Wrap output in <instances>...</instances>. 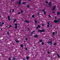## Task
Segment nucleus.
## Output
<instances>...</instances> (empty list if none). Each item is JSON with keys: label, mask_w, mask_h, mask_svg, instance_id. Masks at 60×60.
Returning <instances> with one entry per match:
<instances>
[{"label": "nucleus", "mask_w": 60, "mask_h": 60, "mask_svg": "<svg viewBox=\"0 0 60 60\" xmlns=\"http://www.w3.org/2000/svg\"><path fill=\"white\" fill-rule=\"evenodd\" d=\"M15 29H17V26H15Z\"/></svg>", "instance_id": "nucleus-23"}, {"label": "nucleus", "mask_w": 60, "mask_h": 60, "mask_svg": "<svg viewBox=\"0 0 60 60\" xmlns=\"http://www.w3.org/2000/svg\"><path fill=\"white\" fill-rule=\"evenodd\" d=\"M0 24H1V22H0Z\"/></svg>", "instance_id": "nucleus-58"}, {"label": "nucleus", "mask_w": 60, "mask_h": 60, "mask_svg": "<svg viewBox=\"0 0 60 60\" xmlns=\"http://www.w3.org/2000/svg\"><path fill=\"white\" fill-rule=\"evenodd\" d=\"M26 41H27V38H26Z\"/></svg>", "instance_id": "nucleus-40"}, {"label": "nucleus", "mask_w": 60, "mask_h": 60, "mask_svg": "<svg viewBox=\"0 0 60 60\" xmlns=\"http://www.w3.org/2000/svg\"><path fill=\"white\" fill-rule=\"evenodd\" d=\"M21 13H22L23 12V11H21Z\"/></svg>", "instance_id": "nucleus-39"}, {"label": "nucleus", "mask_w": 60, "mask_h": 60, "mask_svg": "<svg viewBox=\"0 0 60 60\" xmlns=\"http://www.w3.org/2000/svg\"><path fill=\"white\" fill-rule=\"evenodd\" d=\"M42 11H45V10H44V9H43V10H42Z\"/></svg>", "instance_id": "nucleus-24"}, {"label": "nucleus", "mask_w": 60, "mask_h": 60, "mask_svg": "<svg viewBox=\"0 0 60 60\" xmlns=\"http://www.w3.org/2000/svg\"><path fill=\"white\" fill-rule=\"evenodd\" d=\"M60 13L59 12H57V15H59V14H60Z\"/></svg>", "instance_id": "nucleus-21"}, {"label": "nucleus", "mask_w": 60, "mask_h": 60, "mask_svg": "<svg viewBox=\"0 0 60 60\" xmlns=\"http://www.w3.org/2000/svg\"><path fill=\"white\" fill-rule=\"evenodd\" d=\"M1 16H0V18H1Z\"/></svg>", "instance_id": "nucleus-55"}, {"label": "nucleus", "mask_w": 60, "mask_h": 60, "mask_svg": "<svg viewBox=\"0 0 60 60\" xmlns=\"http://www.w3.org/2000/svg\"><path fill=\"white\" fill-rule=\"evenodd\" d=\"M27 7H28V8H29V5H27Z\"/></svg>", "instance_id": "nucleus-32"}, {"label": "nucleus", "mask_w": 60, "mask_h": 60, "mask_svg": "<svg viewBox=\"0 0 60 60\" xmlns=\"http://www.w3.org/2000/svg\"><path fill=\"white\" fill-rule=\"evenodd\" d=\"M9 60H11V59L10 58H9Z\"/></svg>", "instance_id": "nucleus-42"}, {"label": "nucleus", "mask_w": 60, "mask_h": 60, "mask_svg": "<svg viewBox=\"0 0 60 60\" xmlns=\"http://www.w3.org/2000/svg\"><path fill=\"white\" fill-rule=\"evenodd\" d=\"M52 34V35H54V34H55V32H53Z\"/></svg>", "instance_id": "nucleus-16"}, {"label": "nucleus", "mask_w": 60, "mask_h": 60, "mask_svg": "<svg viewBox=\"0 0 60 60\" xmlns=\"http://www.w3.org/2000/svg\"><path fill=\"white\" fill-rule=\"evenodd\" d=\"M48 44L49 45H50V44H52V42L51 41L49 42H48Z\"/></svg>", "instance_id": "nucleus-4"}, {"label": "nucleus", "mask_w": 60, "mask_h": 60, "mask_svg": "<svg viewBox=\"0 0 60 60\" xmlns=\"http://www.w3.org/2000/svg\"><path fill=\"white\" fill-rule=\"evenodd\" d=\"M47 53H48V54H49V53H50V52H49L48 51L47 52Z\"/></svg>", "instance_id": "nucleus-29"}, {"label": "nucleus", "mask_w": 60, "mask_h": 60, "mask_svg": "<svg viewBox=\"0 0 60 60\" xmlns=\"http://www.w3.org/2000/svg\"><path fill=\"white\" fill-rule=\"evenodd\" d=\"M56 6H54L53 7V10H55V9H56Z\"/></svg>", "instance_id": "nucleus-6"}, {"label": "nucleus", "mask_w": 60, "mask_h": 60, "mask_svg": "<svg viewBox=\"0 0 60 60\" xmlns=\"http://www.w3.org/2000/svg\"><path fill=\"white\" fill-rule=\"evenodd\" d=\"M25 22L26 23H29V22L28 20L25 21Z\"/></svg>", "instance_id": "nucleus-5"}, {"label": "nucleus", "mask_w": 60, "mask_h": 60, "mask_svg": "<svg viewBox=\"0 0 60 60\" xmlns=\"http://www.w3.org/2000/svg\"><path fill=\"white\" fill-rule=\"evenodd\" d=\"M14 10H13L12 11V12H14Z\"/></svg>", "instance_id": "nucleus-25"}, {"label": "nucleus", "mask_w": 60, "mask_h": 60, "mask_svg": "<svg viewBox=\"0 0 60 60\" xmlns=\"http://www.w3.org/2000/svg\"><path fill=\"white\" fill-rule=\"evenodd\" d=\"M15 41L16 43L19 42V41H17L16 40H15Z\"/></svg>", "instance_id": "nucleus-18"}, {"label": "nucleus", "mask_w": 60, "mask_h": 60, "mask_svg": "<svg viewBox=\"0 0 60 60\" xmlns=\"http://www.w3.org/2000/svg\"><path fill=\"white\" fill-rule=\"evenodd\" d=\"M34 31L33 32V33H34Z\"/></svg>", "instance_id": "nucleus-54"}, {"label": "nucleus", "mask_w": 60, "mask_h": 60, "mask_svg": "<svg viewBox=\"0 0 60 60\" xmlns=\"http://www.w3.org/2000/svg\"><path fill=\"white\" fill-rule=\"evenodd\" d=\"M44 14H46V12H44Z\"/></svg>", "instance_id": "nucleus-30"}, {"label": "nucleus", "mask_w": 60, "mask_h": 60, "mask_svg": "<svg viewBox=\"0 0 60 60\" xmlns=\"http://www.w3.org/2000/svg\"><path fill=\"white\" fill-rule=\"evenodd\" d=\"M13 1V0H11V1Z\"/></svg>", "instance_id": "nucleus-57"}, {"label": "nucleus", "mask_w": 60, "mask_h": 60, "mask_svg": "<svg viewBox=\"0 0 60 60\" xmlns=\"http://www.w3.org/2000/svg\"><path fill=\"white\" fill-rule=\"evenodd\" d=\"M38 15H39V13H38Z\"/></svg>", "instance_id": "nucleus-49"}, {"label": "nucleus", "mask_w": 60, "mask_h": 60, "mask_svg": "<svg viewBox=\"0 0 60 60\" xmlns=\"http://www.w3.org/2000/svg\"><path fill=\"white\" fill-rule=\"evenodd\" d=\"M57 33V32H56V34Z\"/></svg>", "instance_id": "nucleus-52"}, {"label": "nucleus", "mask_w": 60, "mask_h": 60, "mask_svg": "<svg viewBox=\"0 0 60 60\" xmlns=\"http://www.w3.org/2000/svg\"><path fill=\"white\" fill-rule=\"evenodd\" d=\"M26 59L27 60H28L29 59V57L28 56L26 57Z\"/></svg>", "instance_id": "nucleus-8"}, {"label": "nucleus", "mask_w": 60, "mask_h": 60, "mask_svg": "<svg viewBox=\"0 0 60 60\" xmlns=\"http://www.w3.org/2000/svg\"><path fill=\"white\" fill-rule=\"evenodd\" d=\"M11 27V26H9V27Z\"/></svg>", "instance_id": "nucleus-47"}, {"label": "nucleus", "mask_w": 60, "mask_h": 60, "mask_svg": "<svg viewBox=\"0 0 60 60\" xmlns=\"http://www.w3.org/2000/svg\"><path fill=\"white\" fill-rule=\"evenodd\" d=\"M49 17H50H50H51L50 16V15H49Z\"/></svg>", "instance_id": "nucleus-45"}, {"label": "nucleus", "mask_w": 60, "mask_h": 60, "mask_svg": "<svg viewBox=\"0 0 60 60\" xmlns=\"http://www.w3.org/2000/svg\"><path fill=\"white\" fill-rule=\"evenodd\" d=\"M21 47H23V45H21Z\"/></svg>", "instance_id": "nucleus-17"}, {"label": "nucleus", "mask_w": 60, "mask_h": 60, "mask_svg": "<svg viewBox=\"0 0 60 60\" xmlns=\"http://www.w3.org/2000/svg\"><path fill=\"white\" fill-rule=\"evenodd\" d=\"M31 35H32V34H31Z\"/></svg>", "instance_id": "nucleus-59"}, {"label": "nucleus", "mask_w": 60, "mask_h": 60, "mask_svg": "<svg viewBox=\"0 0 60 60\" xmlns=\"http://www.w3.org/2000/svg\"><path fill=\"white\" fill-rule=\"evenodd\" d=\"M57 56L58 57H60V56H59V55H58V54L57 53Z\"/></svg>", "instance_id": "nucleus-15"}, {"label": "nucleus", "mask_w": 60, "mask_h": 60, "mask_svg": "<svg viewBox=\"0 0 60 60\" xmlns=\"http://www.w3.org/2000/svg\"><path fill=\"white\" fill-rule=\"evenodd\" d=\"M15 26H18V24H17L16 23H15Z\"/></svg>", "instance_id": "nucleus-14"}, {"label": "nucleus", "mask_w": 60, "mask_h": 60, "mask_svg": "<svg viewBox=\"0 0 60 60\" xmlns=\"http://www.w3.org/2000/svg\"><path fill=\"white\" fill-rule=\"evenodd\" d=\"M47 24H48V25H47V27H49V24H50V23H49V22H47Z\"/></svg>", "instance_id": "nucleus-3"}, {"label": "nucleus", "mask_w": 60, "mask_h": 60, "mask_svg": "<svg viewBox=\"0 0 60 60\" xmlns=\"http://www.w3.org/2000/svg\"><path fill=\"white\" fill-rule=\"evenodd\" d=\"M4 22H3L2 23V25H4Z\"/></svg>", "instance_id": "nucleus-27"}, {"label": "nucleus", "mask_w": 60, "mask_h": 60, "mask_svg": "<svg viewBox=\"0 0 60 60\" xmlns=\"http://www.w3.org/2000/svg\"><path fill=\"white\" fill-rule=\"evenodd\" d=\"M34 21L36 24H37V22L36 20H35Z\"/></svg>", "instance_id": "nucleus-10"}, {"label": "nucleus", "mask_w": 60, "mask_h": 60, "mask_svg": "<svg viewBox=\"0 0 60 60\" xmlns=\"http://www.w3.org/2000/svg\"><path fill=\"white\" fill-rule=\"evenodd\" d=\"M10 17L9 16H8V19L9 20H10Z\"/></svg>", "instance_id": "nucleus-11"}, {"label": "nucleus", "mask_w": 60, "mask_h": 60, "mask_svg": "<svg viewBox=\"0 0 60 60\" xmlns=\"http://www.w3.org/2000/svg\"><path fill=\"white\" fill-rule=\"evenodd\" d=\"M42 26H44V24H42Z\"/></svg>", "instance_id": "nucleus-46"}, {"label": "nucleus", "mask_w": 60, "mask_h": 60, "mask_svg": "<svg viewBox=\"0 0 60 60\" xmlns=\"http://www.w3.org/2000/svg\"><path fill=\"white\" fill-rule=\"evenodd\" d=\"M60 20V19H59L58 20H54V23H57V22H58Z\"/></svg>", "instance_id": "nucleus-2"}, {"label": "nucleus", "mask_w": 60, "mask_h": 60, "mask_svg": "<svg viewBox=\"0 0 60 60\" xmlns=\"http://www.w3.org/2000/svg\"><path fill=\"white\" fill-rule=\"evenodd\" d=\"M50 27H51V26H52V25H50Z\"/></svg>", "instance_id": "nucleus-38"}, {"label": "nucleus", "mask_w": 60, "mask_h": 60, "mask_svg": "<svg viewBox=\"0 0 60 60\" xmlns=\"http://www.w3.org/2000/svg\"><path fill=\"white\" fill-rule=\"evenodd\" d=\"M40 42H42V40H41L40 41Z\"/></svg>", "instance_id": "nucleus-19"}, {"label": "nucleus", "mask_w": 60, "mask_h": 60, "mask_svg": "<svg viewBox=\"0 0 60 60\" xmlns=\"http://www.w3.org/2000/svg\"><path fill=\"white\" fill-rule=\"evenodd\" d=\"M23 4H26V2H24L22 3Z\"/></svg>", "instance_id": "nucleus-20"}, {"label": "nucleus", "mask_w": 60, "mask_h": 60, "mask_svg": "<svg viewBox=\"0 0 60 60\" xmlns=\"http://www.w3.org/2000/svg\"><path fill=\"white\" fill-rule=\"evenodd\" d=\"M54 45H56V43H54Z\"/></svg>", "instance_id": "nucleus-36"}, {"label": "nucleus", "mask_w": 60, "mask_h": 60, "mask_svg": "<svg viewBox=\"0 0 60 60\" xmlns=\"http://www.w3.org/2000/svg\"><path fill=\"white\" fill-rule=\"evenodd\" d=\"M23 60H26V59H25V58H24L23 59Z\"/></svg>", "instance_id": "nucleus-43"}, {"label": "nucleus", "mask_w": 60, "mask_h": 60, "mask_svg": "<svg viewBox=\"0 0 60 60\" xmlns=\"http://www.w3.org/2000/svg\"><path fill=\"white\" fill-rule=\"evenodd\" d=\"M20 13L19 12H18V14H20Z\"/></svg>", "instance_id": "nucleus-37"}, {"label": "nucleus", "mask_w": 60, "mask_h": 60, "mask_svg": "<svg viewBox=\"0 0 60 60\" xmlns=\"http://www.w3.org/2000/svg\"><path fill=\"white\" fill-rule=\"evenodd\" d=\"M0 25L1 26H2V25L1 24H0Z\"/></svg>", "instance_id": "nucleus-50"}, {"label": "nucleus", "mask_w": 60, "mask_h": 60, "mask_svg": "<svg viewBox=\"0 0 60 60\" xmlns=\"http://www.w3.org/2000/svg\"><path fill=\"white\" fill-rule=\"evenodd\" d=\"M1 40L0 39V41Z\"/></svg>", "instance_id": "nucleus-60"}, {"label": "nucleus", "mask_w": 60, "mask_h": 60, "mask_svg": "<svg viewBox=\"0 0 60 60\" xmlns=\"http://www.w3.org/2000/svg\"><path fill=\"white\" fill-rule=\"evenodd\" d=\"M13 59L14 60H15V58H13Z\"/></svg>", "instance_id": "nucleus-33"}, {"label": "nucleus", "mask_w": 60, "mask_h": 60, "mask_svg": "<svg viewBox=\"0 0 60 60\" xmlns=\"http://www.w3.org/2000/svg\"><path fill=\"white\" fill-rule=\"evenodd\" d=\"M37 36H37V35H34V37H37Z\"/></svg>", "instance_id": "nucleus-12"}, {"label": "nucleus", "mask_w": 60, "mask_h": 60, "mask_svg": "<svg viewBox=\"0 0 60 60\" xmlns=\"http://www.w3.org/2000/svg\"><path fill=\"white\" fill-rule=\"evenodd\" d=\"M45 3H46L47 4H48V1H46L45 2Z\"/></svg>", "instance_id": "nucleus-31"}, {"label": "nucleus", "mask_w": 60, "mask_h": 60, "mask_svg": "<svg viewBox=\"0 0 60 60\" xmlns=\"http://www.w3.org/2000/svg\"><path fill=\"white\" fill-rule=\"evenodd\" d=\"M56 18H57L56 16H55V19H56Z\"/></svg>", "instance_id": "nucleus-35"}, {"label": "nucleus", "mask_w": 60, "mask_h": 60, "mask_svg": "<svg viewBox=\"0 0 60 60\" xmlns=\"http://www.w3.org/2000/svg\"><path fill=\"white\" fill-rule=\"evenodd\" d=\"M17 20V19H15V20H14V23H15V22H16V21Z\"/></svg>", "instance_id": "nucleus-13"}, {"label": "nucleus", "mask_w": 60, "mask_h": 60, "mask_svg": "<svg viewBox=\"0 0 60 60\" xmlns=\"http://www.w3.org/2000/svg\"><path fill=\"white\" fill-rule=\"evenodd\" d=\"M32 17H34V15H32Z\"/></svg>", "instance_id": "nucleus-26"}, {"label": "nucleus", "mask_w": 60, "mask_h": 60, "mask_svg": "<svg viewBox=\"0 0 60 60\" xmlns=\"http://www.w3.org/2000/svg\"><path fill=\"white\" fill-rule=\"evenodd\" d=\"M36 28H37V29H38V27H36Z\"/></svg>", "instance_id": "nucleus-48"}, {"label": "nucleus", "mask_w": 60, "mask_h": 60, "mask_svg": "<svg viewBox=\"0 0 60 60\" xmlns=\"http://www.w3.org/2000/svg\"><path fill=\"white\" fill-rule=\"evenodd\" d=\"M21 1L20 0L19 1V4H21Z\"/></svg>", "instance_id": "nucleus-9"}, {"label": "nucleus", "mask_w": 60, "mask_h": 60, "mask_svg": "<svg viewBox=\"0 0 60 60\" xmlns=\"http://www.w3.org/2000/svg\"><path fill=\"white\" fill-rule=\"evenodd\" d=\"M44 44V43H43V42H42L41 43L42 45H43V44Z\"/></svg>", "instance_id": "nucleus-22"}, {"label": "nucleus", "mask_w": 60, "mask_h": 60, "mask_svg": "<svg viewBox=\"0 0 60 60\" xmlns=\"http://www.w3.org/2000/svg\"><path fill=\"white\" fill-rule=\"evenodd\" d=\"M45 31V30H44V29H43L42 30H38V32H40V33H42V32H44Z\"/></svg>", "instance_id": "nucleus-1"}, {"label": "nucleus", "mask_w": 60, "mask_h": 60, "mask_svg": "<svg viewBox=\"0 0 60 60\" xmlns=\"http://www.w3.org/2000/svg\"><path fill=\"white\" fill-rule=\"evenodd\" d=\"M7 38H8V36H7L6 37Z\"/></svg>", "instance_id": "nucleus-53"}, {"label": "nucleus", "mask_w": 60, "mask_h": 60, "mask_svg": "<svg viewBox=\"0 0 60 60\" xmlns=\"http://www.w3.org/2000/svg\"><path fill=\"white\" fill-rule=\"evenodd\" d=\"M11 10H10V12H11Z\"/></svg>", "instance_id": "nucleus-56"}, {"label": "nucleus", "mask_w": 60, "mask_h": 60, "mask_svg": "<svg viewBox=\"0 0 60 60\" xmlns=\"http://www.w3.org/2000/svg\"><path fill=\"white\" fill-rule=\"evenodd\" d=\"M9 32H7V34H9Z\"/></svg>", "instance_id": "nucleus-34"}, {"label": "nucleus", "mask_w": 60, "mask_h": 60, "mask_svg": "<svg viewBox=\"0 0 60 60\" xmlns=\"http://www.w3.org/2000/svg\"><path fill=\"white\" fill-rule=\"evenodd\" d=\"M40 26L39 25L38 26V27H39V28H40Z\"/></svg>", "instance_id": "nucleus-28"}, {"label": "nucleus", "mask_w": 60, "mask_h": 60, "mask_svg": "<svg viewBox=\"0 0 60 60\" xmlns=\"http://www.w3.org/2000/svg\"><path fill=\"white\" fill-rule=\"evenodd\" d=\"M49 5L50 6H51V2L49 3Z\"/></svg>", "instance_id": "nucleus-7"}, {"label": "nucleus", "mask_w": 60, "mask_h": 60, "mask_svg": "<svg viewBox=\"0 0 60 60\" xmlns=\"http://www.w3.org/2000/svg\"><path fill=\"white\" fill-rule=\"evenodd\" d=\"M29 1H31V0H28Z\"/></svg>", "instance_id": "nucleus-51"}, {"label": "nucleus", "mask_w": 60, "mask_h": 60, "mask_svg": "<svg viewBox=\"0 0 60 60\" xmlns=\"http://www.w3.org/2000/svg\"><path fill=\"white\" fill-rule=\"evenodd\" d=\"M25 49L26 50H27V48H26Z\"/></svg>", "instance_id": "nucleus-41"}, {"label": "nucleus", "mask_w": 60, "mask_h": 60, "mask_svg": "<svg viewBox=\"0 0 60 60\" xmlns=\"http://www.w3.org/2000/svg\"><path fill=\"white\" fill-rule=\"evenodd\" d=\"M55 12H54V11H53V13H55Z\"/></svg>", "instance_id": "nucleus-44"}]
</instances>
